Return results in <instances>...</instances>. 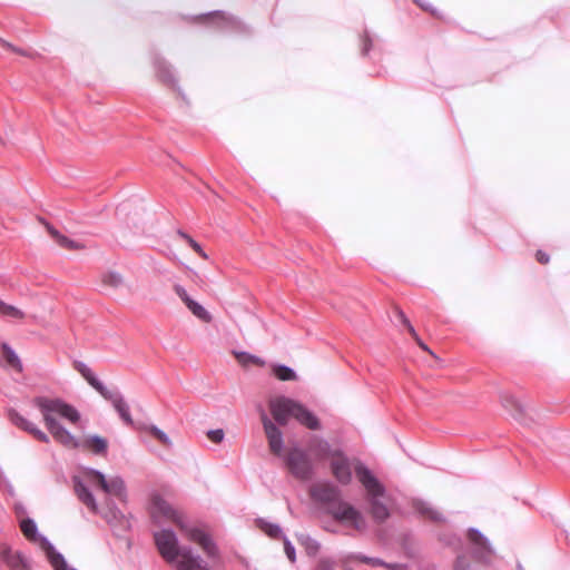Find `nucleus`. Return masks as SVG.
Masks as SVG:
<instances>
[{
  "label": "nucleus",
  "mask_w": 570,
  "mask_h": 570,
  "mask_svg": "<svg viewBox=\"0 0 570 570\" xmlns=\"http://www.w3.org/2000/svg\"><path fill=\"white\" fill-rule=\"evenodd\" d=\"M208 439L214 443H220L224 440L225 433L223 429L209 430L207 432Z\"/></svg>",
  "instance_id": "obj_46"
},
{
  "label": "nucleus",
  "mask_w": 570,
  "mask_h": 570,
  "mask_svg": "<svg viewBox=\"0 0 570 570\" xmlns=\"http://www.w3.org/2000/svg\"><path fill=\"white\" fill-rule=\"evenodd\" d=\"M10 422L17 428L30 433L37 440L49 443V436L42 432L33 422L22 416L18 411L11 409L8 412Z\"/></svg>",
  "instance_id": "obj_17"
},
{
  "label": "nucleus",
  "mask_w": 570,
  "mask_h": 570,
  "mask_svg": "<svg viewBox=\"0 0 570 570\" xmlns=\"http://www.w3.org/2000/svg\"><path fill=\"white\" fill-rule=\"evenodd\" d=\"M308 450L317 460L334 458L340 450H333L330 442L321 436L313 435L308 441Z\"/></svg>",
  "instance_id": "obj_20"
},
{
  "label": "nucleus",
  "mask_w": 570,
  "mask_h": 570,
  "mask_svg": "<svg viewBox=\"0 0 570 570\" xmlns=\"http://www.w3.org/2000/svg\"><path fill=\"white\" fill-rule=\"evenodd\" d=\"M283 540L285 554L289 559V561L294 563L296 561L295 547L286 535L283 537Z\"/></svg>",
  "instance_id": "obj_43"
},
{
  "label": "nucleus",
  "mask_w": 570,
  "mask_h": 570,
  "mask_svg": "<svg viewBox=\"0 0 570 570\" xmlns=\"http://www.w3.org/2000/svg\"><path fill=\"white\" fill-rule=\"evenodd\" d=\"M502 406L508 410L512 417L523 425H529L530 420L527 417L525 407L511 394H501Z\"/></svg>",
  "instance_id": "obj_19"
},
{
  "label": "nucleus",
  "mask_w": 570,
  "mask_h": 570,
  "mask_svg": "<svg viewBox=\"0 0 570 570\" xmlns=\"http://www.w3.org/2000/svg\"><path fill=\"white\" fill-rule=\"evenodd\" d=\"M372 47V39L371 38H363L362 41V53L367 55Z\"/></svg>",
  "instance_id": "obj_50"
},
{
  "label": "nucleus",
  "mask_w": 570,
  "mask_h": 570,
  "mask_svg": "<svg viewBox=\"0 0 570 570\" xmlns=\"http://www.w3.org/2000/svg\"><path fill=\"white\" fill-rule=\"evenodd\" d=\"M414 338L417 341V343L420 344V346H421L423 350H425V351H430V350H429V347H428L423 342H421V340H420V337H419V335H417V334H416V337H414Z\"/></svg>",
  "instance_id": "obj_54"
},
{
  "label": "nucleus",
  "mask_w": 570,
  "mask_h": 570,
  "mask_svg": "<svg viewBox=\"0 0 570 570\" xmlns=\"http://www.w3.org/2000/svg\"><path fill=\"white\" fill-rule=\"evenodd\" d=\"M354 557L357 560H360V561H362L364 563L371 564L373 567H384L385 566V561L380 559V558L367 557V556L362 554V553H357Z\"/></svg>",
  "instance_id": "obj_41"
},
{
  "label": "nucleus",
  "mask_w": 570,
  "mask_h": 570,
  "mask_svg": "<svg viewBox=\"0 0 570 570\" xmlns=\"http://www.w3.org/2000/svg\"><path fill=\"white\" fill-rule=\"evenodd\" d=\"M14 511H16L18 517H21V515L26 514V508H24V505L22 503H16L14 504Z\"/></svg>",
  "instance_id": "obj_53"
},
{
  "label": "nucleus",
  "mask_w": 570,
  "mask_h": 570,
  "mask_svg": "<svg viewBox=\"0 0 570 570\" xmlns=\"http://www.w3.org/2000/svg\"><path fill=\"white\" fill-rule=\"evenodd\" d=\"M46 227L55 240H57L59 238V236L61 235V233L59 230H57L55 227L50 226L49 224H46Z\"/></svg>",
  "instance_id": "obj_52"
},
{
  "label": "nucleus",
  "mask_w": 570,
  "mask_h": 570,
  "mask_svg": "<svg viewBox=\"0 0 570 570\" xmlns=\"http://www.w3.org/2000/svg\"><path fill=\"white\" fill-rule=\"evenodd\" d=\"M155 546L161 558L177 567V562L189 559L194 549L189 546H180L176 532L170 528H163L153 533Z\"/></svg>",
  "instance_id": "obj_3"
},
{
  "label": "nucleus",
  "mask_w": 570,
  "mask_h": 570,
  "mask_svg": "<svg viewBox=\"0 0 570 570\" xmlns=\"http://www.w3.org/2000/svg\"><path fill=\"white\" fill-rule=\"evenodd\" d=\"M149 510L151 521L157 525L171 522L179 528L186 519L183 511L176 509L170 502L157 493L151 497Z\"/></svg>",
  "instance_id": "obj_9"
},
{
  "label": "nucleus",
  "mask_w": 570,
  "mask_h": 570,
  "mask_svg": "<svg viewBox=\"0 0 570 570\" xmlns=\"http://www.w3.org/2000/svg\"><path fill=\"white\" fill-rule=\"evenodd\" d=\"M384 568H386L389 570H406L407 564L399 563V562H385Z\"/></svg>",
  "instance_id": "obj_48"
},
{
  "label": "nucleus",
  "mask_w": 570,
  "mask_h": 570,
  "mask_svg": "<svg viewBox=\"0 0 570 570\" xmlns=\"http://www.w3.org/2000/svg\"><path fill=\"white\" fill-rule=\"evenodd\" d=\"M175 293L188 306L194 299L188 295L187 291L181 285L175 286Z\"/></svg>",
  "instance_id": "obj_47"
},
{
  "label": "nucleus",
  "mask_w": 570,
  "mask_h": 570,
  "mask_svg": "<svg viewBox=\"0 0 570 570\" xmlns=\"http://www.w3.org/2000/svg\"><path fill=\"white\" fill-rule=\"evenodd\" d=\"M414 507L419 513L428 517L432 521L443 522L445 518L435 508H433L429 502L419 500L414 503Z\"/></svg>",
  "instance_id": "obj_26"
},
{
  "label": "nucleus",
  "mask_w": 570,
  "mask_h": 570,
  "mask_svg": "<svg viewBox=\"0 0 570 570\" xmlns=\"http://www.w3.org/2000/svg\"><path fill=\"white\" fill-rule=\"evenodd\" d=\"M0 47L4 50L11 51L13 53H18L26 57H33V51L29 49H23L17 45H13L9 41H7L3 38H0Z\"/></svg>",
  "instance_id": "obj_35"
},
{
  "label": "nucleus",
  "mask_w": 570,
  "mask_h": 570,
  "mask_svg": "<svg viewBox=\"0 0 570 570\" xmlns=\"http://www.w3.org/2000/svg\"><path fill=\"white\" fill-rule=\"evenodd\" d=\"M75 368L83 376L88 384L94 387L98 393L106 387V385L95 375L91 368L83 362H75Z\"/></svg>",
  "instance_id": "obj_24"
},
{
  "label": "nucleus",
  "mask_w": 570,
  "mask_h": 570,
  "mask_svg": "<svg viewBox=\"0 0 570 570\" xmlns=\"http://www.w3.org/2000/svg\"><path fill=\"white\" fill-rule=\"evenodd\" d=\"M355 474L366 491L370 511L374 521L382 523L390 517V510L384 502L386 489L373 472L363 463L355 464Z\"/></svg>",
  "instance_id": "obj_2"
},
{
  "label": "nucleus",
  "mask_w": 570,
  "mask_h": 570,
  "mask_svg": "<svg viewBox=\"0 0 570 570\" xmlns=\"http://www.w3.org/2000/svg\"><path fill=\"white\" fill-rule=\"evenodd\" d=\"M148 430L151 433V435L155 436L158 441H160L164 445H171L169 436L163 430H160L156 425H151Z\"/></svg>",
  "instance_id": "obj_39"
},
{
  "label": "nucleus",
  "mask_w": 570,
  "mask_h": 570,
  "mask_svg": "<svg viewBox=\"0 0 570 570\" xmlns=\"http://www.w3.org/2000/svg\"><path fill=\"white\" fill-rule=\"evenodd\" d=\"M2 350L6 356L7 362L12 365L13 367H18L21 370V361L18 356V354L11 348V346L7 343L2 344Z\"/></svg>",
  "instance_id": "obj_36"
},
{
  "label": "nucleus",
  "mask_w": 570,
  "mask_h": 570,
  "mask_svg": "<svg viewBox=\"0 0 570 570\" xmlns=\"http://www.w3.org/2000/svg\"><path fill=\"white\" fill-rule=\"evenodd\" d=\"M415 4H417L422 10L429 12L433 17H441L440 11L429 1L426 0H413Z\"/></svg>",
  "instance_id": "obj_40"
},
{
  "label": "nucleus",
  "mask_w": 570,
  "mask_h": 570,
  "mask_svg": "<svg viewBox=\"0 0 570 570\" xmlns=\"http://www.w3.org/2000/svg\"><path fill=\"white\" fill-rule=\"evenodd\" d=\"M285 464L291 474L301 480L308 481L314 475V465L307 452L302 448L292 446L284 455Z\"/></svg>",
  "instance_id": "obj_7"
},
{
  "label": "nucleus",
  "mask_w": 570,
  "mask_h": 570,
  "mask_svg": "<svg viewBox=\"0 0 570 570\" xmlns=\"http://www.w3.org/2000/svg\"><path fill=\"white\" fill-rule=\"evenodd\" d=\"M177 570H212L200 554L193 552L188 560L177 562Z\"/></svg>",
  "instance_id": "obj_25"
},
{
  "label": "nucleus",
  "mask_w": 570,
  "mask_h": 570,
  "mask_svg": "<svg viewBox=\"0 0 570 570\" xmlns=\"http://www.w3.org/2000/svg\"><path fill=\"white\" fill-rule=\"evenodd\" d=\"M154 67L156 69L157 77L165 82L166 85L177 88L179 94L183 98H185V95L181 92L180 88L178 87V80L175 77L174 70L171 66L161 57L155 56L154 57Z\"/></svg>",
  "instance_id": "obj_18"
},
{
  "label": "nucleus",
  "mask_w": 570,
  "mask_h": 570,
  "mask_svg": "<svg viewBox=\"0 0 570 570\" xmlns=\"http://www.w3.org/2000/svg\"><path fill=\"white\" fill-rule=\"evenodd\" d=\"M7 490H8V493H9L10 495H13V494H14L13 487H12L10 483H8V484H7Z\"/></svg>",
  "instance_id": "obj_55"
},
{
  "label": "nucleus",
  "mask_w": 570,
  "mask_h": 570,
  "mask_svg": "<svg viewBox=\"0 0 570 570\" xmlns=\"http://www.w3.org/2000/svg\"><path fill=\"white\" fill-rule=\"evenodd\" d=\"M233 353H234L235 357L237 358V361L242 365H248V364L264 365V361L261 357L253 355L248 352L234 351Z\"/></svg>",
  "instance_id": "obj_32"
},
{
  "label": "nucleus",
  "mask_w": 570,
  "mask_h": 570,
  "mask_svg": "<svg viewBox=\"0 0 570 570\" xmlns=\"http://www.w3.org/2000/svg\"><path fill=\"white\" fill-rule=\"evenodd\" d=\"M448 546H452L455 548H461V539L453 534L449 539H442Z\"/></svg>",
  "instance_id": "obj_49"
},
{
  "label": "nucleus",
  "mask_w": 570,
  "mask_h": 570,
  "mask_svg": "<svg viewBox=\"0 0 570 570\" xmlns=\"http://www.w3.org/2000/svg\"><path fill=\"white\" fill-rule=\"evenodd\" d=\"M258 525L272 539L284 537L282 528L277 523H271L263 519H258Z\"/></svg>",
  "instance_id": "obj_30"
},
{
  "label": "nucleus",
  "mask_w": 570,
  "mask_h": 570,
  "mask_svg": "<svg viewBox=\"0 0 570 570\" xmlns=\"http://www.w3.org/2000/svg\"><path fill=\"white\" fill-rule=\"evenodd\" d=\"M361 462L357 459L351 460L346 455L342 453L340 450L338 453L332 458L331 461V470L334 478L342 485H347L352 481V471H355V464Z\"/></svg>",
  "instance_id": "obj_11"
},
{
  "label": "nucleus",
  "mask_w": 570,
  "mask_h": 570,
  "mask_svg": "<svg viewBox=\"0 0 570 570\" xmlns=\"http://www.w3.org/2000/svg\"><path fill=\"white\" fill-rule=\"evenodd\" d=\"M86 476L91 484H98L105 493L120 499L126 497L125 481L120 476L106 479V475L96 469H88Z\"/></svg>",
  "instance_id": "obj_10"
},
{
  "label": "nucleus",
  "mask_w": 570,
  "mask_h": 570,
  "mask_svg": "<svg viewBox=\"0 0 570 570\" xmlns=\"http://www.w3.org/2000/svg\"><path fill=\"white\" fill-rule=\"evenodd\" d=\"M85 445L91 448L95 454H105L108 448L107 440L99 435L88 438Z\"/></svg>",
  "instance_id": "obj_29"
},
{
  "label": "nucleus",
  "mask_w": 570,
  "mask_h": 570,
  "mask_svg": "<svg viewBox=\"0 0 570 570\" xmlns=\"http://www.w3.org/2000/svg\"><path fill=\"white\" fill-rule=\"evenodd\" d=\"M61 247L68 248V249H79L82 248V246L78 243H76L72 239H69L65 235H60L59 238L56 240Z\"/></svg>",
  "instance_id": "obj_44"
},
{
  "label": "nucleus",
  "mask_w": 570,
  "mask_h": 570,
  "mask_svg": "<svg viewBox=\"0 0 570 570\" xmlns=\"http://www.w3.org/2000/svg\"><path fill=\"white\" fill-rule=\"evenodd\" d=\"M518 569L519 570H523L522 566L521 564H518Z\"/></svg>",
  "instance_id": "obj_57"
},
{
  "label": "nucleus",
  "mask_w": 570,
  "mask_h": 570,
  "mask_svg": "<svg viewBox=\"0 0 570 570\" xmlns=\"http://www.w3.org/2000/svg\"><path fill=\"white\" fill-rule=\"evenodd\" d=\"M48 559L55 570H77V569L70 568L67 564L65 557L58 551H56L53 554H51Z\"/></svg>",
  "instance_id": "obj_37"
},
{
  "label": "nucleus",
  "mask_w": 570,
  "mask_h": 570,
  "mask_svg": "<svg viewBox=\"0 0 570 570\" xmlns=\"http://www.w3.org/2000/svg\"><path fill=\"white\" fill-rule=\"evenodd\" d=\"M189 303L190 304L187 307L197 318L206 323L212 322L210 313L203 305L196 301Z\"/></svg>",
  "instance_id": "obj_31"
},
{
  "label": "nucleus",
  "mask_w": 570,
  "mask_h": 570,
  "mask_svg": "<svg viewBox=\"0 0 570 570\" xmlns=\"http://www.w3.org/2000/svg\"><path fill=\"white\" fill-rule=\"evenodd\" d=\"M311 497L323 511L335 521L360 533L367 530V521L360 510L343 500L338 487L333 483H318L311 488Z\"/></svg>",
  "instance_id": "obj_1"
},
{
  "label": "nucleus",
  "mask_w": 570,
  "mask_h": 570,
  "mask_svg": "<svg viewBox=\"0 0 570 570\" xmlns=\"http://www.w3.org/2000/svg\"><path fill=\"white\" fill-rule=\"evenodd\" d=\"M72 483H73V490H75L77 498L86 507H88L92 512H97L98 511L97 501H96L92 492L89 490V488L82 481V479L80 476H73Z\"/></svg>",
  "instance_id": "obj_21"
},
{
  "label": "nucleus",
  "mask_w": 570,
  "mask_h": 570,
  "mask_svg": "<svg viewBox=\"0 0 570 570\" xmlns=\"http://www.w3.org/2000/svg\"><path fill=\"white\" fill-rule=\"evenodd\" d=\"M453 568L454 570H478L462 553L456 557Z\"/></svg>",
  "instance_id": "obj_38"
},
{
  "label": "nucleus",
  "mask_w": 570,
  "mask_h": 570,
  "mask_svg": "<svg viewBox=\"0 0 570 570\" xmlns=\"http://www.w3.org/2000/svg\"><path fill=\"white\" fill-rule=\"evenodd\" d=\"M102 283L111 288H120L124 285V277L117 272H108L102 277Z\"/></svg>",
  "instance_id": "obj_33"
},
{
  "label": "nucleus",
  "mask_w": 570,
  "mask_h": 570,
  "mask_svg": "<svg viewBox=\"0 0 570 570\" xmlns=\"http://www.w3.org/2000/svg\"><path fill=\"white\" fill-rule=\"evenodd\" d=\"M32 403L42 414L47 428L59 423L55 416H60L71 423H76L80 419L78 410L59 397L36 396Z\"/></svg>",
  "instance_id": "obj_4"
},
{
  "label": "nucleus",
  "mask_w": 570,
  "mask_h": 570,
  "mask_svg": "<svg viewBox=\"0 0 570 570\" xmlns=\"http://www.w3.org/2000/svg\"><path fill=\"white\" fill-rule=\"evenodd\" d=\"M296 421L309 430H320L321 423L317 416L311 412L304 404L297 402L294 416Z\"/></svg>",
  "instance_id": "obj_22"
},
{
  "label": "nucleus",
  "mask_w": 570,
  "mask_h": 570,
  "mask_svg": "<svg viewBox=\"0 0 570 570\" xmlns=\"http://www.w3.org/2000/svg\"><path fill=\"white\" fill-rule=\"evenodd\" d=\"M52 438L66 448L76 449L79 446L78 440L60 423L47 428Z\"/></svg>",
  "instance_id": "obj_23"
},
{
  "label": "nucleus",
  "mask_w": 570,
  "mask_h": 570,
  "mask_svg": "<svg viewBox=\"0 0 570 570\" xmlns=\"http://www.w3.org/2000/svg\"><path fill=\"white\" fill-rule=\"evenodd\" d=\"M537 259L539 263L541 264H548L549 261H550V257L547 253H544L543 250H538L537 252Z\"/></svg>",
  "instance_id": "obj_51"
},
{
  "label": "nucleus",
  "mask_w": 570,
  "mask_h": 570,
  "mask_svg": "<svg viewBox=\"0 0 570 570\" xmlns=\"http://www.w3.org/2000/svg\"><path fill=\"white\" fill-rule=\"evenodd\" d=\"M324 529H325L326 531L332 532V533H337V531H336L333 527L325 525V527H324Z\"/></svg>",
  "instance_id": "obj_56"
},
{
  "label": "nucleus",
  "mask_w": 570,
  "mask_h": 570,
  "mask_svg": "<svg viewBox=\"0 0 570 570\" xmlns=\"http://www.w3.org/2000/svg\"><path fill=\"white\" fill-rule=\"evenodd\" d=\"M20 529L29 541L40 546V548L46 552L47 558L56 552L53 544L48 540V538L39 533L38 525L33 519H22L20 521Z\"/></svg>",
  "instance_id": "obj_13"
},
{
  "label": "nucleus",
  "mask_w": 570,
  "mask_h": 570,
  "mask_svg": "<svg viewBox=\"0 0 570 570\" xmlns=\"http://www.w3.org/2000/svg\"><path fill=\"white\" fill-rule=\"evenodd\" d=\"M261 420L266 434L269 450L273 454L282 456L284 452V436L281 429L267 416L264 410L261 411Z\"/></svg>",
  "instance_id": "obj_12"
},
{
  "label": "nucleus",
  "mask_w": 570,
  "mask_h": 570,
  "mask_svg": "<svg viewBox=\"0 0 570 570\" xmlns=\"http://www.w3.org/2000/svg\"><path fill=\"white\" fill-rule=\"evenodd\" d=\"M179 530L189 541L198 544L208 558L216 559L219 557L218 547L205 524L186 518Z\"/></svg>",
  "instance_id": "obj_5"
},
{
  "label": "nucleus",
  "mask_w": 570,
  "mask_h": 570,
  "mask_svg": "<svg viewBox=\"0 0 570 570\" xmlns=\"http://www.w3.org/2000/svg\"><path fill=\"white\" fill-rule=\"evenodd\" d=\"M297 542L303 546L308 556H316L320 551L321 544L317 540L307 533L296 534Z\"/></svg>",
  "instance_id": "obj_27"
},
{
  "label": "nucleus",
  "mask_w": 570,
  "mask_h": 570,
  "mask_svg": "<svg viewBox=\"0 0 570 570\" xmlns=\"http://www.w3.org/2000/svg\"><path fill=\"white\" fill-rule=\"evenodd\" d=\"M99 394L112 404L114 409L126 424H132L129 405L118 389H108L106 386Z\"/></svg>",
  "instance_id": "obj_15"
},
{
  "label": "nucleus",
  "mask_w": 570,
  "mask_h": 570,
  "mask_svg": "<svg viewBox=\"0 0 570 570\" xmlns=\"http://www.w3.org/2000/svg\"><path fill=\"white\" fill-rule=\"evenodd\" d=\"M0 561L10 570L30 569L31 562L21 551H13L7 543H0Z\"/></svg>",
  "instance_id": "obj_16"
},
{
  "label": "nucleus",
  "mask_w": 570,
  "mask_h": 570,
  "mask_svg": "<svg viewBox=\"0 0 570 570\" xmlns=\"http://www.w3.org/2000/svg\"><path fill=\"white\" fill-rule=\"evenodd\" d=\"M275 376L281 381H293L296 379L295 371L286 365L279 364L274 367Z\"/></svg>",
  "instance_id": "obj_34"
},
{
  "label": "nucleus",
  "mask_w": 570,
  "mask_h": 570,
  "mask_svg": "<svg viewBox=\"0 0 570 570\" xmlns=\"http://www.w3.org/2000/svg\"><path fill=\"white\" fill-rule=\"evenodd\" d=\"M178 235L181 238H184L195 252H197L203 257H207V255L202 249L200 245L195 239H193L188 234L184 233L183 230H178Z\"/></svg>",
  "instance_id": "obj_42"
},
{
  "label": "nucleus",
  "mask_w": 570,
  "mask_h": 570,
  "mask_svg": "<svg viewBox=\"0 0 570 570\" xmlns=\"http://www.w3.org/2000/svg\"><path fill=\"white\" fill-rule=\"evenodd\" d=\"M296 404L297 401L286 396H277L272 399L269 401V410L276 423L279 425H286L288 419L294 416Z\"/></svg>",
  "instance_id": "obj_14"
},
{
  "label": "nucleus",
  "mask_w": 570,
  "mask_h": 570,
  "mask_svg": "<svg viewBox=\"0 0 570 570\" xmlns=\"http://www.w3.org/2000/svg\"><path fill=\"white\" fill-rule=\"evenodd\" d=\"M395 316H396V320L409 330L411 335L413 337H416L415 328L412 326V324L410 323V321L407 320V317L405 316V314L401 309L396 311V315Z\"/></svg>",
  "instance_id": "obj_45"
},
{
  "label": "nucleus",
  "mask_w": 570,
  "mask_h": 570,
  "mask_svg": "<svg viewBox=\"0 0 570 570\" xmlns=\"http://www.w3.org/2000/svg\"><path fill=\"white\" fill-rule=\"evenodd\" d=\"M198 19L205 24L216 27L222 32L245 35L253 31L250 26L238 17L223 10L209 11L200 14Z\"/></svg>",
  "instance_id": "obj_6"
},
{
  "label": "nucleus",
  "mask_w": 570,
  "mask_h": 570,
  "mask_svg": "<svg viewBox=\"0 0 570 570\" xmlns=\"http://www.w3.org/2000/svg\"><path fill=\"white\" fill-rule=\"evenodd\" d=\"M466 540L471 557L483 566H491L495 549L491 541L476 528H469Z\"/></svg>",
  "instance_id": "obj_8"
},
{
  "label": "nucleus",
  "mask_w": 570,
  "mask_h": 570,
  "mask_svg": "<svg viewBox=\"0 0 570 570\" xmlns=\"http://www.w3.org/2000/svg\"><path fill=\"white\" fill-rule=\"evenodd\" d=\"M0 316L10 320H22L24 318L26 314L20 308L11 304H7L0 298Z\"/></svg>",
  "instance_id": "obj_28"
}]
</instances>
